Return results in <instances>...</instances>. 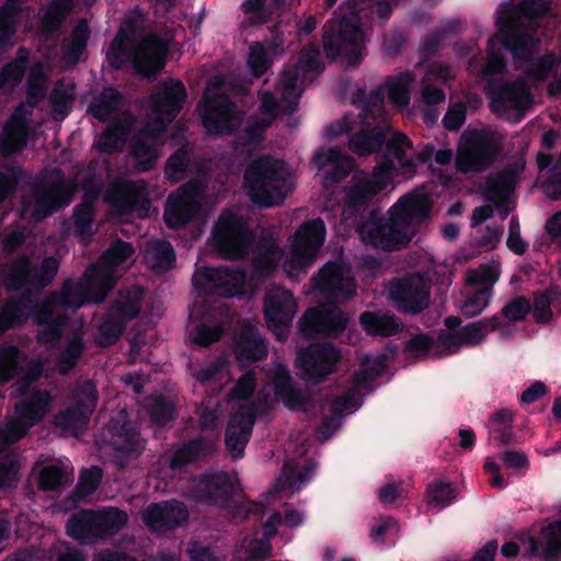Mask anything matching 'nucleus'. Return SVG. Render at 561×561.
I'll list each match as a JSON object with an SVG mask.
<instances>
[{
    "label": "nucleus",
    "mask_w": 561,
    "mask_h": 561,
    "mask_svg": "<svg viewBox=\"0 0 561 561\" xmlns=\"http://www.w3.org/2000/svg\"><path fill=\"white\" fill-rule=\"evenodd\" d=\"M255 420L256 413L251 407L242 408L230 416L225 432V445L234 460L244 457V449L252 436Z\"/></svg>",
    "instance_id": "5701e85b"
},
{
    "label": "nucleus",
    "mask_w": 561,
    "mask_h": 561,
    "mask_svg": "<svg viewBox=\"0 0 561 561\" xmlns=\"http://www.w3.org/2000/svg\"><path fill=\"white\" fill-rule=\"evenodd\" d=\"M233 353L239 365L245 368L264 359L267 356L268 347L256 327L244 324L234 335Z\"/></svg>",
    "instance_id": "c85d7f7f"
},
{
    "label": "nucleus",
    "mask_w": 561,
    "mask_h": 561,
    "mask_svg": "<svg viewBox=\"0 0 561 561\" xmlns=\"http://www.w3.org/2000/svg\"><path fill=\"white\" fill-rule=\"evenodd\" d=\"M295 312L296 301L287 290L268 295L264 299V318L278 340H285L283 332L290 328Z\"/></svg>",
    "instance_id": "bb28decb"
},
{
    "label": "nucleus",
    "mask_w": 561,
    "mask_h": 561,
    "mask_svg": "<svg viewBox=\"0 0 561 561\" xmlns=\"http://www.w3.org/2000/svg\"><path fill=\"white\" fill-rule=\"evenodd\" d=\"M127 41L114 37L106 51L108 67L121 70L130 60L135 71L145 78H154L164 68L169 44L156 33L146 35L133 49Z\"/></svg>",
    "instance_id": "f03ea898"
},
{
    "label": "nucleus",
    "mask_w": 561,
    "mask_h": 561,
    "mask_svg": "<svg viewBox=\"0 0 561 561\" xmlns=\"http://www.w3.org/2000/svg\"><path fill=\"white\" fill-rule=\"evenodd\" d=\"M51 403L48 392L36 389L15 405V414L23 419L28 426H34L46 416Z\"/></svg>",
    "instance_id": "ea45409f"
},
{
    "label": "nucleus",
    "mask_w": 561,
    "mask_h": 561,
    "mask_svg": "<svg viewBox=\"0 0 561 561\" xmlns=\"http://www.w3.org/2000/svg\"><path fill=\"white\" fill-rule=\"evenodd\" d=\"M556 62L554 53H547L539 57L533 56L530 61H525V64H528L525 75L534 82H543L553 70Z\"/></svg>",
    "instance_id": "774afa93"
},
{
    "label": "nucleus",
    "mask_w": 561,
    "mask_h": 561,
    "mask_svg": "<svg viewBox=\"0 0 561 561\" xmlns=\"http://www.w3.org/2000/svg\"><path fill=\"white\" fill-rule=\"evenodd\" d=\"M107 431L111 436L110 444L118 453L133 458L140 456L145 450L146 440L131 422L121 423L112 419L107 424Z\"/></svg>",
    "instance_id": "7c9ffc66"
},
{
    "label": "nucleus",
    "mask_w": 561,
    "mask_h": 561,
    "mask_svg": "<svg viewBox=\"0 0 561 561\" xmlns=\"http://www.w3.org/2000/svg\"><path fill=\"white\" fill-rule=\"evenodd\" d=\"M130 154L138 172H147L156 167L158 150L154 145L137 139L130 146Z\"/></svg>",
    "instance_id": "13d9d810"
},
{
    "label": "nucleus",
    "mask_w": 561,
    "mask_h": 561,
    "mask_svg": "<svg viewBox=\"0 0 561 561\" xmlns=\"http://www.w3.org/2000/svg\"><path fill=\"white\" fill-rule=\"evenodd\" d=\"M385 152L381 160L376 165L386 164L388 161L392 162V168L389 170L390 180L392 172L396 170V161L398 162L403 174L414 173L416 163L413 158L408 157L407 151L412 148V142L409 137L402 133H397L392 138H385Z\"/></svg>",
    "instance_id": "72a5a7b5"
},
{
    "label": "nucleus",
    "mask_w": 561,
    "mask_h": 561,
    "mask_svg": "<svg viewBox=\"0 0 561 561\" xmlns=\"http://www.w3.org/2000/svg\"><path fill=\"white\" fill-rule=\"evenodd\" d=\"M58 267V261L53 256H46L41 264H34L28 256L20 255L11 261L3 274V285L8 291H41L53 282Z\"/></svg>",
    "instance_id": "0eeeda50"
},
{
    "label": "nucleus",
    "mask_w": 561,
    "mask_h": 561,
    "mask_svg": "<svg viewBox=\"0 0 561 561\" xmlns=\"http://www.w3.org/2000/svg\"><path fill=\"white\" fill-rule=\"evenodd\" d=\"M501 146L495 137L485 130L474 129L461 136L456 157V168L461 173L486 170L500 153Z\"/></svg>",
    "instance_id": "6e6552de"
},
{
    "label": "nucleus",
    "mask_w": 561,
    "mask_h": 561,
    "mask_svg": "<svg viewBox=\"0 0 561 561\" xmlns=\"http://www.w3.org/2000/svg\"><path fill=\"white\" fill-rule=\"evenodd\" d=\"M84 347V342L81 336L75 335L69 340L58 356V369L60 374L66 375L76 367Z\"/></svg>",
    "instance_id": "e2e57ef3"
},
{
    "label": "nucleus",
    "mask_w": 561,
    "mask_h": 561,
    "mask_svg": "<svg viewBox=\"0 0 561 561\" xmlns=\"http://www.w3.org/2000/svg\"><path fill=\"white\" fill-rule=\"evenodd\" d=\"M502 325L503 323L500 321V316H492L470 322L460 328L459 332L463 344L474 346L484 341L490 332L501 329Z\"/></svg>",
    "instance_id": "de8ad7c7"
},
{
    "label": "nucleus",
    "mask_w": 561,
    "mask_h": 561,
    "mask_svg": "<svg viewBox=\"0 0 561 561\" xmlns=\"http://www.w3.org/2000/svg\"><path fill=\"white\" fill-rule=\"evenodd\" d=\"M214 250L228 260L248 256L253 234L245 217L231 210H224L215 222L211 237Z\"/></svg>",
    "instance_id": "423d86ee"
},
{
    "label": "nucleus",
    "mask_w": 561,
    "mask_h": 561,
    "mask_svg": "<svg viewBox=\"0 0 561 561\" xmlns=\"http://www.w3.org/2000/svg\"><path fill=\"white\" fill-rule=\"evenodd\" d=\"M353 104L360 108L354 118L358 119L360 125H370L368 118H375L382 110L383 92L381 88H376L369 93H366L364 89H358L353 95Z\"/></svg>",
    "instance_id": "49530a36"
},
{
    "label": "nucleus",
    "mask_w": 561,
    "mask_h": 561,
    "mask_svg": "<svg viewBox=\"0 0 561 561\" xmlns=\"http://www.w3.org/2000/svg\"><path fill=\"white\" fill-rule=\"evenodd\" d=\"M94 202L83 199L75 206L72 220L73 231L77 237L90 240L93 236Z\"/></svg>",
    "instance_id": "603ef678"
},
{
    "label": "nucleus",
    "mask_w": 561,
    "mask_h": 561,
    "mask_svg": "<svg viewBox=\"0 0 561 561\" xmlns=\"http://www.w3.org/2000/svg\"><path fill=\"white\" fill-rule=\"evenodd\" d=\"M542 538L529 542L530 554L542 561H559L561 558V519L542 528Z\"/></svg>",
    "instance_id": "f704fd0d"
},
{
    "label": "nucleus",
    "mask_w": 561,
    "mask_h": 561,
    "mask_svg": "<svg viewBox=\"0 0 561 561\" xmlns=\"http://www.w3.org/2000/svg\"><path fill=\"white\" fill-rule=\"evenodd\" d=\"M57 304L53 300L51 295H49L46 300L43 302H37L34 295L32 294V314L33 320L39 325H48L43 332L41 340L45 337L57 339L59 336V330L56 325H54V307Z\"/></svg>",
    "instance_id": "09e8293b"
},
{
    "label": "nucleus",
    "mask_w": 561,
    "mask_h": 561,
    "mask_svg": "<svg viewBox=\"0 0 561 561\" xmlns=\"http://www.w3.org/2000/svg\"><path fill=\"white\" fill-rule=\"evenodd\" d=\"M312 285L314 290L331 301L350 300L356 295L354 280L345 277L341 267L332 262L324 264L312 277Z\"/></svg>",
    "instance_id": "412c9836"
},
{
    "label": "nucleus",
    "mask_w": 561,
    "mask_h": 561,
    "mask_svg": "<svg viewBox=\"0 0 561 561\" xmlns=\"http://www.w3.org/2000/svg\"><path fill=\"white\" fill-rule=\"evenodd\" d=\"M71 393L73 403L55 416V425L64 431L85 427L99 401L96 385L90 379L76 383Z\"/></svg>",
    "instance_id": "2eb2a0df"
},
{
    "label": "nucleus",
    "mask_w": 561,
    "mask_h": 561,
    "mask_svg": "<svg viewBox=\"0 0 561 561\" xmlns=\"http://www.w3.org/2000/svg\"><path fill=\"white\" fill-rule=\"evenodd\" d=\"M32 314V291L24 290L19 296L9 297L0 309V335L22 327Z\"/></svg>",
    "instance_id": "473e14b6"
},
{
    "label": "nucleus",
    "mask_w": 561,
    "mask_h": 561,
    "mask_svg": "<svg viewBox=\"0 0 561 561\" xmlns=\"http://www.w3.org/2000/svg\"><path fill=\"white\" fill-rule=\"evenodd\" d=\"M243 180L250 199L264 208L283 203L291 191L285 162L271 156H262L251 162Z\"/></svg>",
    "instance_id": "f257e3e1"
},
{
    "label": "nucleus",
    "mask_w": 561,
    "mask_h": 561,
    "mask_svg": "<svg viewBox=\"0 0 561 561\" xmlns=\"http://www.w3.org/2000/svg\"><path fill=\"white\" fill-rule=\"evenodd\" d=\"M148 414L153 425L164 427L175 420L176 409L171 399L157 396L149 403Z\"/></svg>",
    "instance_id": "6e6d98bb"
},
{
    "label": "nucleus",
    "mask_w": 561,
    "mask_h": 561,
    "mask_svg": "<svg viewBox=\"0 0 561 561\" xmlns=\"http://www.w3.org/2000/svg\"><path fill=\"white\" fill-rule=\"evenodd\" d=\"M28 49L21 46L15 58L3 65L0 70V90H12L22 82L28 67Z\"/></svg>",
    "instance_id": "a18cd8bd"
},
{
    "label": "nucleus",
    "mask_w": 561,
    "mask_h": 561,
    "mask_svg": "<svg viewBox=\"0 0 561 561\" xmlns=\"http://www.w3.org/2000/svg\"><path fill=\"white\" fill-rule=\"evenodd\" d=\"M413 78L409 72H402L387 80L389 101L398 108H404L411 100L410 84Z\"/></svg>",
    "instance_id": "5fc2aeb1"
},
{
    "label": "nucleus",
    "mask_w": 561,
    "mask_h": 561,
    "mask_svg": "<svg viewBox=\"0 0 561 561\" xmlns=\"http://www.w3.org/2000/svg\"><path fill=\"white\" fill-rule=\"evenodd\" d=\"M147 264L157 272H168L175 263V252L167 240H157L151 243L146 253Z\"/></svg>",
    "instance_id": "8fccbe9b"
},
{
    "label": "nucleus",
    "mask_w": 561,
    "mask_h": 561,
    "mask_svg": "<svg viewBox=\"0 0 561 561\" xmlns=\"http://www.w3.org/2000/svg\"><path fill=\"white\" fill-rule=\"evenodd\" d=\"M135 250L131 243L121 239L111 242L110 247L101 254L100 263L106 268L119 266L128 260Z\"/></svg>",
    "instance_id": "bf43d9fd"
},
{
    "label": "nucleus",
    "mask_w": 561,
    "mask_h": 561,
    "mask_svg": "<svg viewBox=\"0 0 561 561\" xmlns=\"http://www.w3.org/2000/svg\"><path fill=\"white\" fill-rule=\"evenodd\" d=\"M325 238V225L321 218L302 224L296 231L290 259L287 264L291 270H305L316 260L317 253Z\"/></svg>",
    "instance_id": "dca6fc26"
},
{
    "label": "nucleus",
    "mask_w": 561,
    "mask_h": 561,
    "mask_svg": "<svg viewBox=\"0 0 561 561\" xmlns=\"http://www.w3.org/2000/svg\"><path fill=\"white\" fill-rule=\"evenodd\" d=\"M291 70H297L298 77L300 73H321L324 70V65L321 59L319 46L313 43L304 46Z\"/></svg>",
    "instance_id": "4d7b16f0"
},
{
    "label": "nucleus",
    "mask_w": 561,
    "mask_h": 561,
    "mask_svg": "<svg viewBox=\"0 0 561 561\" xmlns=\"http://www.w3.org/2000/svg\"><path fill=\"white\" fill-rule=\"evenodd\" d=\"M186 98L187 92L182 81L169 80L160 84L151 96L152 111L164 116L160 122L159 131L165 130L168 124L179 115Z\"/></svg>",
    "instance_id": "b1692460"
},
{
    "label": "nucleus",
    "mask_w": 561,
    "mask_h": 561,
    "mask_svg": "<svg viewBox=\"0 0 561 561\" xmlns=\"http://www.w3.org/2000/svg\"><path fill=\"white\" fill-rule=\"evenodd\" d=\"M313 162L319 169L330 167L324 173V181L328 184L340 183L355 168L354 159L339 147L319 150L313 156Z\"/></svg>",
    "instance_id": "2f4dec72"
},
{
    "label": "nucleus",
    "mask_w": 561,
    "mask_h": 561,
    "mask_svg": "<svg viewBox=\"0 0 561 561\" xmlns=\"http://www.w3.org/2000/svg\"><path fill=\"white\" fill-rule=\"evenodd\" d=\"M275 399L291 410H301L307 405V397L305 392L294 386L290 373L287 369L276 371L273 379Z\"/></svg>",
    "instance_id": "e433bc0d"
},
{
    "label": "nucleus",
    "mask_w": 561,
    "mask_h": 561,
    "mask_svg": "<svg viewBox=\"0 0 561 561\" xmlns=\"http://www.w3.org/2000/svg\"><path fill=\"white\" fill-rule=\"evenodd\" d=\"M20 350L15 345L0 346V383L12 380L20 371Z\"/></svg>",
    "instance_id": "0e129e2a"
},
{
    "label": "nucleus",
    "mask_w": 561,
    "mask_h": 561,
    "mask_svg": "<svg viewBox=\"0 0 561 561\" xmlns=\"http://www.w3.org/2000/svg\"><path fill=\"white\" fill-rule=\"evenodd\" d=\"M348 316L336 305L310 308L298 322V330L304 339H336L346 329Z\"/></svg>",
    "instance_id": "4468645a"
},
{
    "label": "nucleus",
    "mask_w": 561,
    "mask_h": 561,
    "mask_svg": "<svg viewBox=\"0 0 561 561\" xmlns=\"http://www.w3.org/2000/svg\"><path fill=\"white\" fill-rule=\"evenodd\" d=\"M186 505L178 500L151 503L144 512L145 524L158 531L173 530L188 520Z\"/></svg>",
    "instance_id": "a878e982"
},
{
    "label": "nucleus",
    "mask_w": 561,
    "mask_h": 561,
    "mask_svg": "<svg viewBox=\"0 0 561 561\" xmlns=\"http://www.w3.org/2000/svg\"><path fill=\"white\" fill-rule=\"evenodd\" d=\"M123 94L114 87H105L88 105V113L101 123L107 122L123 103Z\"/></svg>",
    "instance_id": "37998d69"
},
{
    "label": "nucleus",
    "mask_w": 561,
    "mask_h": 561,
    "mask_svg": "<svg viewBox=\"0 0 561 561\" xmlns=\"http://www.w3.org/2000/svg\"><path fill=\"white\" fill-rule=\"evenodd\" d=\"M107 286L96 264L90 265L80 282L65 280L60 290L50 293L58 307L77 310L87 302H101L105 299Z\"/></svg>",
    "instance_id": "1a4fd4ad"
},
{
    "label": "nucleus",
    "mask_w": 561,
    "mask_h": 561,
    "mask_svg": "<svg viewBox=\"0 0 561 561\" xmlns=\"http://www.w3.org/2000/svg\"><path fill=\"white\" fill-rule=\"evenodd\" d=\"M484 93L491 100L493 112L518 107L530 95L523 81L504 82L495 78L486 79Z\"/></svg>",
    "instance_id": "cd10ccee"
},
{
    "label": "nucleus",
    "mask_w": 561,
    "mask_h": 561,
    "mask_svg": "<svg viewBox=\"0 0 561 561\" xmlns=\"http://www.w3.org/2000/svg\"><path fill=\"white\" fill-rule=\"evenodd\" d=\"M432 201L422 193H408L401 196L389 209V215L397 217L403 226L415 229L414 225L430 218Z\"/></svg>",
    "instance_id": "c756f323"
},
{
    "label": "nucleus",
    "mask_w": 561,
    "mask_h": 561,
    "mask_svg": "<svg viewBox=\"0 0 561 561\" xmlns=\"http://www.w3.org/2000/svg\"><path fill=\"white\" fill-rule=\"evenodd\" d=\"M125 328L126 323L107 311L99 327L98 344L102 347L114 345L123 335Z\"/></svg>",
    "instance_id": "69168bd1"
},
{
    "label": "nucleus",
    "mask_w": 561,
    "mask_h": 561,
    "mask_svg": "<svg viewBox=\"0 0 561 561\" xmlns=\"http://www.w3.org/2000/svg\"><path fill=\"white\" fill-rule=\"evenodd\" d=\"M501 43L513 59L520 62L530 61L540 47V41L522 28L511 30L501 37Z\"/></svg>",
    "instance_id": "4c0bfd02"
},
{
    "label": "nucleus",
    "mask_w": 561,
    "mask_h": 561,
    "mask_svg": "<svg viewBox=\"0 0 561 561\" xmlns=\"http://www.w3.org/2000/svg\"><path fill=\"white\" fill-rule=\"evenodd\" d=\"M356 124L354 116L346 114L327 127L325 136L329 140H333L344 134L348 135V149L359 157L381 151L385 145V129L381 126L370 129L369 125H360V130L354 131Z\"/></svg>",
    "instance_id": "f8f14e48"
},
{
    "label": "nucleus",
    "mask_w": 561,
    "mask_h": 561,
    "mask_svg": "<svg viewBox=\"0 0 561 561\" xmlns=\"http://www.w3.org/2000/svg\"><path fill=\"white\" fill-rule=\"evenodd\" d=\"M20 11L18 0H5L0 7V43H5L15 34Z\"/></svg>",
    "instance_id": "680f3d73"
},
{
    "label": "nucleus",
    "mask_w": 561,
    "mask_h": 561,
    "mask_svg": "<svg viewBox=\"0 0 561 561\" xmlns=\"http://www.w3.org/2000/svg\"><path fill=\"white\" fill-rule=\"evenodd\" d=\"M389 295L396 309L404 314H419L430 306V285L420 274L399 279L390 287Z\"/></svg>",
    "instance_id": "f3484780"
},
{
    "label": "nucleus",
    "mask_w": 561,
    "mask_h": 561,
    "mask_svg": "<svg viewBox=\"0 0 561 561\" xmlns=\"http://www.w3.org/2000/svg\"><path fill=\"white\" fill-rule=\"evenodd\" d=\"M191 492L201 503L226 505L234 495L236 483L226 471L203 473L193 480Z\"/></svg>",
    "instance_id": "6ab92c4d"
},
{
    "label": "nucleus",
    "mask_w": 561,
    "mask_h": 561,
    "mask_svg": "<svg viewBox=\"0 0 561 561\" xmlns=\"http://www.w3.org/2000/svg\"><path fill=\"white\" fill-rule=\"evenodd\" d=\"M197 112L211 135H232L241 124L234 102L225 93L205 95L197 104Z\"/></svg>",
    "instance_id": "ddd939ff"
},
{
    "label": "nucleus",
    "mask_w": 561,
    "mask_h": 561,
    "mask_svg": "<svg viewBox=\"0 0 561 561\" xmlns=\"http://www.w3.org/2000/svg\"><path fill=\"white\" fill-rule=\"evenodd\" d=\"M198 208L196 187L185 184L175 193L170 194L167 199L163 215L165 225L171 229L180 228L196 217Z\"/></svg>",
    "instance_id": "aec40b11"
},
{
    "label": "nucleus",
    "mask_w": 561,
    "mask_h": 561,
    "mask_svg": "<svg viewBox=\"0 0 561 561\" xmlns=\"http://www.w3.org/2000/svg\"><path fill=\"white\" fill-rule=\"evenodd\" d=\"M244 276V272L241 270L225 266L205 267L196 271L193 285L213 295L228 298L239 291Z\"/></svg>",
    "instance_id": "a211bd4d"
},
{
    "label": "nucleus",
    "mask_w": 561,
    "mask_h": 561,
    "mask_svg": "<svg viewBox=\"0 0 561 561\" xmlns=\"http://www.w3.org/2000/svg\"><path fill=\"white\" fill-rule=\"evenodd\" d=\"M142 300V287L131 286L125 291H119L118 297L111 304L107 311L127 324L128 321L139 316Z\"/></svg>",
    "instance_id": "58836bf2"
},
{
    "label": "nucleus",
    "mask_w": 561,
    "mask_h": 561,
    "mask_svg": "<svg viewBox=\"0 0 561 561\" xmlns=\"http://www.w3.org/2000/svg\"><path fill=\"white\" fill-rule=\"evenodd\" d=\"M282 251L273 238L261 239L253 251V268L256 274L267 277L274 273Z\"/></svg>",
    "instance_id": "79ce46f5"
},
{
    "label": "nucleus",
    "mask_w": 561,
    "mask_h": 561,
    "mask_svg": "<svg viewBox=\"0 0 561 561\" xmlns=\"http://www.w3.org/2000/svg\"><path fill=\"white\" fill-rule=\"evenodd\" d=\"M275 8L266 0H244L240 4V11L243 18L239 22V28L247 31L248 28L261 26L272 20Z\"/></svg>",
    "instance_id": "c03bdc74"
},
{
    "label": "nucleus",
    "mask_w": 561,
    "mask_h": 561,
    "mask_svg": "<svg viewBox=\"0 0 561 561\" xmlns=\"http://www.w3.org/2000/svg\"><path fill=\"white\" fill-rule=\"evenodd\" d=\"M128 515L117 507L101 511H82L72 515L66 525L67 535L82 542L110 538L119 533L127 524Z\"/></svg>",
    "instance_id": "39448f33"
},
{
    "label": "nucleus",
    "mask_w": 561,
    "mask_h": 561,
    "mask_svg": "<svg viewBox=\"0 0 561 561\" xmlns=\"http://www.w3.org/2000/svg\"><path fill=\"white\" fill-rule=\"evenodd\" d=\"M356 232L360 239L376 249L383 251H396L407 247L415 232L394 216L390 218H378L375 210L369 213V219L359 225Z\"/></svg>",
    "instance_id": "9d476101"
},
{
    "label": "nucleus",
    "mask_w": 561,
    "mask_h": 561,
    "mask_svg": "<svg viewBox=\"0 0 561 561\" xmlns=\"http://www.w3.org/2000/svg\"><path fill=\"white\" fill-rule=\"evenodd\" d=\"M341 359V351L335 345L331 343H311L299 350L295 364L300 370L302 380L318 386L330 375L337 371Z\"/></svg>",
    "instance_id": "9b49d317"
},
{
    "label": "nucleus",
    "mask_w": 561,
    "mask_h": 561,
    "mask_svg": "<svg viewBox=\"0 0 561 561\" xmlns=\"http://www.w3.org/2000/svg\"><path fill=\"white\" fill-rule=\"evenodd\" d=\"M215 451L216 444L211 438L196 436L174 444L168 456V463L171 470L182 471L204 461Z\"/></svg>",
    "instance_id": "4be33fe9"
},
{
    "label": "nucleus",
    "mask_w": 561,
    "mask_h": 561,
    "mask_svg": "<svg viewBox=\"0 0 561 561\" xmlns=\"http://www.w3.org/2000/svg\"><path fill=\"white\" fill-rule=\"evenodd\" d=\"M298 71L297 70H286L283 73V92L280 96V102L283 103V114H293L298 110L299 105V93H297V82H298Z\"/></svg>",
    "instance_id": "052dcab7"
},
{
    "label": "nucleus",
    "mask_w": 561,
    "mask_h": 561,
    "mask_svg": "<svg viewBox=\"0 0 561 561\" xmlns=\"http://www.w3.org/2000/svg\"><path fill=\"white\" fill-rule=\"evenodd\" d=\"M34 217L45 219L72 201V192L61 179L58 182L38 183L34 187Z\"/></svg>",
    "instance_id": "393cba45"
},
{
    "label": "nucleus",
    "mask_w": 561,
    "mask_h": 561,
    "mask_svg": "<svg viewBox=\"0 0 561 561\" xmlns=\"http://www.w3.org/2000/svg\"><path fill=\"white\" fill-rule=\"evenodd\" d=\"M363 330L371 336L389 337L402 330V323L394 314L364 311L359 316Z\"/></svg>",
    "instance_id": "a19ab883"
},
{
    "label": "nucleus",
    "mask_w": 561,
    "mask_h": 561,
    "mask_svg": "<svg viewBox=\"0 0 561 561\" xmlns=\"http://www.w3.org/2000/svg\"><path fill=\"white\" fill-rule=\"evenodd\" d=\"M530 311L531 305L529 300L525 296H515L494 316H500V321L503 323L502 328H505L506 323L504 320L507 322H520L526 319Z\"/></svg>",
    "instance_id": "338daca9"
},
{
    "label": "nucleus",
    "mask_w": 561,
    "mask_h": 561,
    "mask_svg": "<svg viewBox=\"0 0 561 561\" xmlns=\"http://www.w3.org/2000/svg\"><path fill=\"white\" fill-rule=\"evenodd\" d=\"M141 191L133 181L116 184L112 192V203L123 214L133 213L141 198Z\"/></svg>",
    "instance_id": "3c124183"
},
{
    "label": "nucleus",
    "mask_w": 561,
    "mask_h": 561,
    "mask_svg": "<svg viewBox=\"0 0 561 561\" xmlns=\"http://www.w3.org/2000/svg\"><path fill=\"white\" fill-rule=\"evenodd\" d=\"M518 178V170L514 168H506L490 178L486 182L485 197L489 201H495L496 198L510 193L514 190Z\"/></svg>",
    "instance_id": "864d4df0"
},
{
    "label": "nucleus",
    "mask_w": 561,
    "mask_h": 561,
    "mask_svg": "<svg viewBox=\"0 0 561 561\" xmlns=\"http://www.w3.org/2000/svg\"><path fill=\"white\" fill-rule=\"evenodd\" d=\"M28 140V127L23 116L12 115L4 124L0 135V150L3 156L22 151Z\"/></svg>",
    "instance_id": "c9c22d12"
},
{
    "label": "nucleus",
    "mask_w": 561,
    "mask_h": 561,
    "mask_svg": "<svg viewBox=\"0 0 561 561\" xmlns=\"http://www.w3.org/2000/svg\"><path fill=\"white\" fill-rule=\"evenodd\" d=\"M392 162L375 165L370 174L354 179L353 185L345 194L341 221L350 227L359 228V225L369 219L370 202L385 191L390 184L389 170Z\"/></svg>",
    "instance_id": "20e7f679"
},
{
    "label": "nucleus",
    "mask_w": 561,
    "mask_h": 561,
    "mask_svg": "<svg viewBox=\"0 0 561 561\" xmlns=\"http://www.w3.org/2000/svg\"><path fill=\"white\" fill-rule=\"evenodd\" d=\"M322 42L327 58H341L347 68L357 67L364 58L365 33L357 15L329 20L323 26Z\"/></svg>",
    "instance_id": "7ed1b4c3"
}]
</instances>
